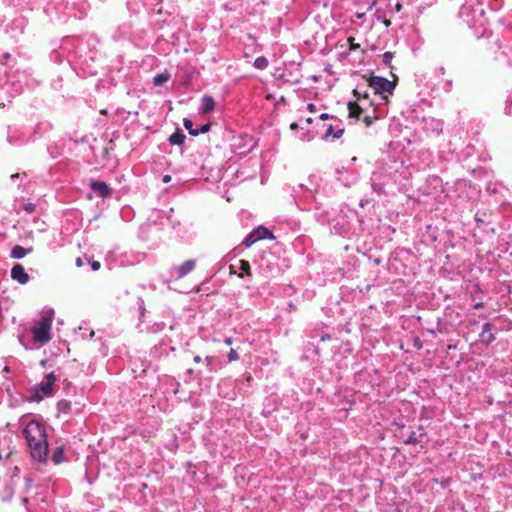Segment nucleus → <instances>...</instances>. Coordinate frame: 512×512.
Segmentation results:
<instances>
[{
    "label": "nucleus",
    "mask_w": 512,
    "mask_h": 512,
    "mask_svg": "<svg viewBox=\"0 0 512 512\" xmlns=\"http://www.w3.org/2000/svg\"><path fill=\"white\" fill-rule=\"evenodd\" d=\"M23 435L33 459L43 462L48 455V443L44 426L35 420L29 421L23 430Z\"/></svg>",
    "instance_id": "1"
},
{
    "label": "nucleus",
    "mask_w": 512,
    "mask_h": 512,
    "mask_svg": "<svg viewBox=\"0 0 512 512\" xmlns=\"http://www.w3.org/2000/svg\"><path fill=\"white\" fill-rule=\"evenodd\" d=\"M54 317V310L52 308L43 310L41 318L34 322L31 328V334L34 343L40 345L47 344L51 340V327Z\"/></svg>",
    "instance_id": "2"
},
{
    "label": "nucleus",
    "mask_w": 512,
    "mask_h": 512,
    "mask_svg": "<svg viewBox=\"0 0 512 512\" xmlns=\"http://www.w3.org/2000/svg\"><path fill=\"white\" fill-rule=\"evenodd\" d=\"M192 271V259H188L183 262L180 266H174L170 270V288L180 293L188 292L187 289L183 288L180 281L183 277L188 275Z\"/></svg>",
    "instance_id": "3"
},
{
    "label": "nucleus",
    "mask_w": 512,
    "mask_h": 512,
    "mask_svg": "<svg viewBox=\"0 0 512 512\" xmlns=\"http://www.w3.org/2000/svg\"><path fill=\"white\" fill-rule=\"evenodd\" d=\"M56 381V376L54 373H48L45 375V378L39 384H36L31 389V399L35 402H40L45 397H50L53 395V386Z\"/></svg>",
    "instance_id": "4"
},
{
    "label": "nucleus",
    "mask_w": 512,
    "mask_h": 512,
    "mask_svg": "<svg viewBox=\"0 0 512 512\" xmlns=\"http://www.w3.org/2000/svg\"><path fill=\"white\" fill-rule=\"evenodd\" d=\"M368 84L374 89L375 93L378 94H392L396 86L394 81H389L388 79L380 76H371L368 79Z\"/></svg>",
    "instance_id": "5"
},
{
    "label": "nucleus",
    "mask_w": 512,
    "mask_h": 512,
    "mask_svg": "<svg viewBox=\"0 0 512 512\" xmlns=\"http://www.w3.org/2000/svg\"><path fill=\"white\" fill-rule=\"evenodd\" d=\"M90 188L102 198H108L112 195V189L103 181L91 180Z\"/></svg>",
    "instance_id": "6"
},
{
    "label": "nucleus",
    "mask_w": 512,
    "mask_h": 512,
    "mask_svg": "<svg viewBox=\"0 0 512 512\" xmlns=\"http://www.w3.org/2000/svg\"><path fill=\"white\" fill-rule=\"evenodd\" d=\"M215 100L209 96L205 95L200 99L199 107H198V113L199 115L205 116L215 109Z\"/></svg>",
    "instance_id": "7"
},
{
    "label": "nucleus",
    "mask_w": 512,
    "mask_h": 512,
    "mask_svg": "<svg viewBox=\"0 0 512 512\" xmlns=\"http://www.w3.org/2000/svg\"><path fill=\"white\" fill-rule=\"evenodd\" d=\"M11 278L20 284H26L30 277L25 272L24 267L21 264H14L11 269Z\"/></svg>",
    "instance_id": "8"
},
{
    "label": "nucleus",
    "mask_w": 512,
    "mask_h": 512,
    "mask_svg": "<svg viewBox=\"0 0 512 512\" xmlns=\"http://www.w3.org/2000/svg\"><path fill=\"white\" fill-rule=\"evenodd\" d=\"M480 341L486 345L491 344L495 340V335L492 332V325L485 323L482 328V332L479 335Z\"/></svg>",
    "instance_id": "9"
},
{
    "label": "nucleus",
    "mask_w": 512,
    "mask_h": 512,
    "mask_svg": "<svg viewBox=\"0 0 512 512\" xmlns=\"http://www.w3.org/2000/svg\"><path fill=\"white\" fill-rule=\"evenodd\" d=\"M32 250V247L24 248L20 245H15L11 250L10 257L13 259H22L27 254L31 253Z\"/></svg>",
    "instance_id": "10"
},
{
    "label": "nucleus",
    "mask_w": 512,
    "mask_h": 512,
    "mask_svg": "<svg viewBox=\"0 0 512 512\" xmlns=\"http://www.w3.org/2000/svg\"><path fill=\"white\" fill-rule=\"evenodd\" d=\"M252 232L254 233V238H256L257 241L266 238H274L273 234L266 227L263 226L256 228Z\"/></svg>",
    "instance_id": "11"
},
{
    "label": "nucleus",
    "mask_w": 512,
    "mask_h": 512,
    "mask_svg": "<svg viewBox=\"0 0 512 512\" xmlns=\"http://www.w3.org/2000/svg\"><path fill=\"white\" fill-rule=\"evenodd\" d=\"M185 135L182 131L176 130L168 139L171 145H181L185 140Z\"/></svg>",
    "instance_id": "12"
},
{
    "label": "nucleus",
    "mask_w": 512,
    "mask_h": 512,
    "mask_svg": "<svg viewBox=\"0 0 512 512\" xmlns=\"http://www.w3.org/2000/svg\"><path fill=\"white\" fill-rule=\"evenodd\" d=\"M343 133H344V129L340 128L335 131L333 126L329 125L323 138L328 139L329 137L332 136L334 139H339L343 135Z\"/></svg>",
    "instance_id": "13"
},
{
    "label": "nucleus",
    "mask_w": 512,
    "mask_h": 512,
    "mask_svg": "<svg viewBox=\"0 0 512 512\" xmlns=\"http://www.w3.org/2000/svg\"><path fill=\"white\" fill-rule=\"evenodd\" d=\"M169 78L170 74L167 71L162 72L153 77V84L155 86H161L164 83H166L169 80Z\"/></svg>",
    "instance_id": "14"
},
{
    "label": "nucleus",
    "mask_w": 512,
    "mask_h": 512,
    "mask_svg": "<svg viewBox=\"0 0 512 512\" xmlns=\"http://www.w3.org/2000/svg\"><path fill=\"white\" fill-rule=\"evenodd\" d=\"M349 116L353 118H358L362 112L361 107L357 103L350 102L348 104Z\"/></svg>",
    "instance_id": "15"
},
{
    "label": "nucleus",
    "mask_w": 512,
    "mask_h": 512,
    "mask_svg": "<svg viewBox=\"0 0 512 512\" xmlns=\"http://www.w3.org/2000/svg\"><path fill=\"white\" fill-rule=\"evenodd\" d=\"M269 62L266 57L259 56L254 61V67L259 70H264L268 67Z\"/></svg>",
    "instance_id": "16"
},
{
    "label": "nucleus",
    "mask_w": 512,
    "mask_h": 512,
    "mask_svg": "<svg viewBox=\"0 0 512 512\" xmlns=\"http://www.w3.org/2000/svg\"><path fill=\"white\" fill-rule=\"evenodd\" d=\"M210 127H211V122L208 121L205 124L200 125L197 128H194V137L199 135V134L207 133L210 130Z\"/></svg>",
    "instance_id": "17"
},
{
    "label": "nucleus",
    "mask_w": 512,
    "mask_h": 512,
    "mask_svg": "<svg viewBox=\"0 0 512 512\" xmlns=\"http://www.w3.org/2000/svg\"><path fill=\"white\" fill-rule=\"evenodd\" d=\"M394 58V54L390 51H387L383 54V63L389 67L390 69H392V60Z\"/></svg>",
    "instance_id": "18"
},
{
    "label": "nucleus",
    "mask_w": 512,
    "mask_h": 512,
    "mask_svg": "<svg viewBox=\"0 0 512 512\" xmlns=\"http://www.w3.org/2000/svg\"><path fill=\"white\" fill-rule=\"evenodd\" d=\"M255 235L253 232H251L244 240H243V245L245 247H250L252 244H254L257 240L256 238H254Z\"/></svg>",
    "instance_id": "19"
},
{
    "label": "nucleus",
    "mask_w": 512,
    "mask_h": 512,
    "mask_svg": "<svg viewBox=\"0 0 512 512\" xmlns=\"http://www.w3.org/2000/svg\"><path fill=\"white\" fill-rule=\"evenodd\" d=\"M239 264H240V270L243 273H245L246 275H249L250 274V264H249V262L245 261V260H240Z\"/></svg>",
    "instance_id": "20"
},
{
    "label": "nucleus",
    "mask_w": 512,
    "mask_h": 512,
    "mask_svg": "<svg viewBox=\"0 0 512 512\" xmlns=\"http://www.w3.org/2000/svg\"><path fill=\"white\" fill-rule=\"evenodd\" d=\"M227 356H228V359H229L230 362L231 361H236L239 358L238 353L234 349H231Z\"/></svg>",
    "instance_id": "21"
},
{
    "label": "nucleus",
    "mask_w": 512,
    "mask_h": 512,
    "mask_svg": "<svg viewBox=\"0 0 512 512\" xmlns=\"http://www.w3.org/2000/svg\"><path fill=\"white\" fill-rule=\"evenodd\" d=\"M184 126L187 129L188 133L192 135V119L185 118L184 119Z\"/></svg>",
    "instance_id": "22"
},
{
    "label": "nucleus",
    "mask_w": 512,
    "mask_h": 512,
    "mask_svg": "<svg viewBox=\"0 0 512 512\" xmlns=\"http://www.w3.org/2000/svg\"><path fill=\"white\" fill-rule=\"evenodd\" d=\"M23 209L28 213H33L36 210V206L33 203H27L23 206Z\"/></svg>",
    "instance_id": "23"
},
{
    "label": "nucleus",
    "mask_w": 512,
    "mask_h": 512,
    "mask_svg": "<svg viewBox=\"0 0 512 512\" xmlns=\"http://www.w3.org/2000/svg\"><path fill=\"white\" fill-rule=\"evenodd\" d=\"M138 308H139V311H140V317H143L144 316L145 308H144V301L141 298L138 299Z\"/></svg>",
    "instance_id": "24"
},
{
    "label": "nucleus",
    "mask_w": 512,
    "mask_h": 512,
    "mask_svg": "<svg viewBox=\"0 0 512 512\" xmlns=\"http://www.w3.org/2000/svg\"><path fill=\"white\" fill-rule=\"evenodd\" d=\"M91 267L93 271H97L100 269V263L98 261H92Z\"/></svg>",
    "instance_id": "25"
},
{
    "label": "nucleus",
    "mask_w": 512,
    "mask_h": 512,
    "mask_svg": "<svg viewBox=\"0 0 512 512\" xmlns=\"http://www.w3.org/2000/svg\"><path fill=\"white\" fill-rule=\"evenodd\" d=\"M364 122L367 126H370L373 122V118L371 116H365L364 117Z\"/></svg>",
    "instance_id": "26"
},
{
    "label": "nucleus",
    "mask_w": 512,
    "mask_h": 512,
    "mask_svg": "<svg viewBox=\"0 0 512 512\" xmlns=\"http://www.w3.org/2000/svg\"><path fill=\"white\" fill-rule=\"evenodd\" d=\"M307 109L309 110V112L314 113L316 111V106L313 103H309L307 105Z\"/></svg>",
    "instance_id": "27"
},
{
    "label": "nucleus",
    "mask_w": 512,
    "mask_h": 512,
    "mask_svg": "<svg viewBox=\"0 0 512 512\" xmlns=\"http://www.w3.org/2000/svg\"><path fill=\"white\" fill-rule=\"evenodd\" d=\"M331 117H332V116H331V115H329L328 113H322V114L320 115V119H321V120H327V119H329V118H331Z\"/></svg>",
    "instance_id": "28"
},
{
    "label": "nucleus",
    "mask_w": 512,
    "mask_h": 512,
    "mask_svg": "<svg viewBox=\"0 0 512 512\" xmlns=\"http://www.w3.org/2000/svg\"><path fill=\"white\" fill-rule=\"evenodd\" d=\"M24 338H25V336H24V335L19 336V341L21 342V344H22L23 346H25L26 348H28V345L25 343Z\"/></svg>",
    "instance_id": "29"
},
{
    "label": "nucleus",
    "mask_w": 512,
    "mask_h": 512,
    "mask_svg": "<svg viewBox=\"0 0 512 512\" xmlns=\"http://www.w3.org/2000/svg\"><path fill=\"white\" fill-rule=\"evenodd\" d=\"M76 265H77L78 267H81V266L83 265V261H82V259H81L80 257H78V258L76 259Z\"/></svg>",
    "instance_id": "30"
},
{
    "label": "nucleus",
    "mask_w": 512,
    "mask_h": 512,
    "mask_svg": "<svg viewBox=\"0 0 512 512\" xmlns=\"http://www.w3.org/2000/svg\"><path fill=\"white\" fill-rule=\"evenodd\" d=\"M26 488L29 489L31 487V480L29 478H25Z\"/></svg>",
    "instance_id": "31"
},
{
    "label": "nucleus",
    "mask_w": 512,
    "mask_h": 512,
    "mask_svg": "<svg viewBox=\"0 0 512 512\" xmlns=\"http://www.w3.org/2000/svg\"><path fill=\"white\" fill-rule=\"evenodd\" d=\"M290 128H291L292 130H296V129L298 128V124L294 122V123H292V124L290 125Z\"/></svg>",
    "instance_id": "32"
},
{
    "label": "nucleus",
    "mask_w": 512,
    "mask_h": 512,
    "mask_svg": "<svg viewBox=\"0 0 512 512\" xmlns=\"http://www.w3.org/2000/svg\"><path fill=\"white\" fill-rule=\"evenodd\" d=\"M483 306V303L482 302H478L474 305V308L475 309H478V308H481Z\"/></svg>",
    "instance_id": "33"
},
{
    "label": "nucleus",
    "mask_w": 512,
    "mask_h": 512,
    "mask_svg": "<svg viewBox=\"0 0 512 512\" xmlns=\"http://www.w3.org/2000/svg\"><path fill=\"white\" fill-rule=\"evenodd\" d=\"M163 181H164L165 183L169 182V181H170V176H169V175H165V176L163 177Z\"/></svg>",
    "instance_id": "34"
},
{
    "label": "nucleus",
    "mask_w": 512,
    "mask_h": 512,
    "mask_svg": "<svg viewBox=\"0 0 512 512\" xmlns=\"http://www.w3.org/2000/svg\"><path fill=\"white\" fill-rule=\"evenodd\" d=\"M225 343H226L227 345H231V344H232V340H231V338H226V339H225Z\"/></svg>",
    "instance_id": "35"
},
{
    "label": "nucleus",
    "mask_w": 512,
    "mask_h": 512,
    "mask_svg": "<svg viewBox=\"0 0 512 512\" xmlns=\"http://www.w3.org/2000/svg\"><path fill=\"white\" fill-rule=\"evenodd\" d=\"M306 122H307L308 124H312V123H313V119H312L311 117H308V118L306 119Z\"/></svg>",
    "instance_id": "36"
},
{
    "label": "nucleus",
    "mask_w": 512,
    "mask_h": 512,
    "mask_svg": "<svg viewBox=\"0 0 512 512\" xmlns=\"http://www.w3.org/2000/svg\"><path fill=\"white\" fill-rule=\"evenodd\" d=\"M407 443H415L414 438H413L412 436H411V437H409V439H408Z\"/></svg>",
    "instance_id": "37"
},
{
    "label": "nucleus",
    "mask_w": 512,
    "mask_h": 512,
    "mask_svg": "<svg viewBox=\"0 0 512 512\" xmlns=\"http://www.w3.org/2000/svg\"><path fill=\"white\" fill-rule=\"evenodd\" d=\"M53 460H54V462H55V463H59V460H58V458H57V455H56V454H54V455H53Z\"/></svg>",
    "instance_id": "38"
},
{
    "label": "nucleus",
    "mask_w": 512,
    "mask_h": 512,
    "mask_svg": "<svg viewBox=\"0 0 512 512\" xmlns=\"http://www.w3.org/2000/svg\"><path fill=\"white\" fill-rule=\"evenodd\" d=\"M193 361H194V362H199V361H200V358H199V357H194V358H193Z\"/></svg>",
    "instance_id": "39"
},
{
    "label": "nucleus",
    "mask_w": 512,
    "mask_h": 512,
    "mask_svg": "<svg viewBox=\"0 0 512 512\" xmlns=\"http://www.w3.org/2000/svg\"><path fill=\"white\" fill-rule=\"evenodd\" d=\"M9 57H10V54H9V53L4 54V58H5V59H8Z\"/></svg>",
    "instance_id": "40"
},
{
    "label": "nucleus",
    "mask_w": 512,
    "mask_h": 512,
    "mask_svg": "<svg viewBox=\"0 0 512 512\" xmlns=\"http://www.w3.org/2000/svg\"><path fill=\"white\" fill-rule=\"evenodd\" d=\"M384 23H385L386 26L390 25V21H388V20H385Z\"/></svg>",
    "instance_id": "41"
},
{
    "label": "nucleus",
    "mask_w": 512,
    "mask_h": 512,
    "mask_svg": "<svg viewBox=\"0 0 512 512\" xmlns=\"http://www.w3.org/2000/svg\"><path fill=\"white\" fill-rule=\"evenodd\" d=\"M94 336V331H91L90 332V337H93Z\"/></svg>",
    "instance_id": "42"
},
{
    "label": "nucleus",
    "mask_w": 512,
    "mask_h": 512,
    "mask_svg": "<svg viewBox=\"0 0 512 512\" xmlns=\"http://www.w3.org/2000/svg\"><path fill=\"white\" fill-rule=\"evenodd\" d=\"M354 94H355L356 96H359V93L357 92V90H354Z\"/></svg>",
    "instance_id": "43"
},
{
    "label": "nucleus",
    "mask_w": 512,
    "mask_h": 512,
    "mask_svg": "<svg viewBox=\"0 0 512 512\" xmlns=\"http://www.w3.org/2000/svg\"><path fill=\"white\" fill-rule=\"evenodd\" d=\"M4 370H5V371H9V367H8V366H6V367L4 368Z\"/></svg>",
    "instance_id": "44"
},
{
    "label": "nucleus",
    "mask_w": 512,
    "mask_h": 512,
    "mask_svg": "<svg viewBox=\"0 0 512 512\" xmlns=\"http://www.w3.org/2000/svg\"><path fill=\"white\" fill-rule=\"evenodd\" d=\"M27 501H28V499H27V498H24V499H23V502H24V503H27Z\"/></svg>",
    "instance_id": "45"
}]
</instances>
